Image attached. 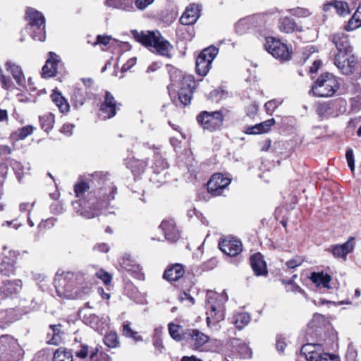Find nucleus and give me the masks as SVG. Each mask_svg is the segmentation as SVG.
I'll return each mask as SVG.
<instances>
[{
    "label": "nucleus",
    "instance_id": "f8f14e48",
    "mask_svg": "<svg viewBox=\"0 0 361 361\" xmlns=\"http://www.w3.org/2000/svg\"><path fill=\"white\" fill-rule=\"evenodd\" d=\"M346 111V102L337 99L320 104L317 108V113L323 118L337 117Z\"/></svg>",
    "mask_w": 361,
    "mask_h": 361
},
{
    "label": "nucleus",
    "instance_id": "f3484780",
    "mask_svg": "<svg viewBox=\"0 0 361 361\" xmlns=\"http://www.w3.org/2000/svg\"><path fill=\"white\" fill-rule=\"evenodd\" d=\"M219 249L230 257H235L243 250V245L240 240L234 237H228L219 243Z\"/></svg>",
    "mask_w": 361,
    "mask_h": 361
},
{
    "label": "nucleus",
    "instance_id": "a878e982",
    "mask_svg": "<svg viewBox=\"0 0 361 361\" xmlns=\"http://www.w3.org/2000/svg\"><path fill=\"white\" fill-rule=\"evenodd\" d=\"M159 228L163 231L166 240L170 242H176L178 240L179 231L173 219L162 221Z\"/></svg>",
    "mask_w": 361,
    "mask_h": 361
},
{
    "label": "nucleus",
    "instance_id": "7ed1b4c3",
    "mask_svg": "<svg viewBox=\"0 0 361 361\" xmlns=\"http://www.w3.org/2000/svg\"><path fill=\"white\" fill-rule=\"evenodd\" d=\"M135 38L144 46L154 48L157 54L168 58L171 57L169 53L173 49V46L164 39L159 31L137 32Z\"/></svg>",
    "mask_w": 361,
    "mask_h": 361
},
{
    "label": "nucleus",
    "instance_id": "3c124183",
    "mask_svg": "<svg viewBox=\"0 0 361 361\" xmlns=\"http://www.w3.org/2000/svg\"><path fill=\"white\" fill-rule=\"evenodd\" d=\"M66 353L65 348H59L54 354V361H67L68 356Z\"/></svg>",
    "mask_w": 361,
    "mask_h": 361
},
{
    "label": "nucleus",
    "instance_id": "69168bd1",
    "mask_svg": "<svg viewBox=\"0 0 361 361\" xmlns=\"http://www.w3.org/2000/svg\"><path fill=\"white\" fill-rule=\"evenodd\" d=\"M153 341V345L155 348V353L159 354L163 352V350L164 349V346L162 343L161 339H157V340H152Z\"/></svg>",
    "mask_w": 361,
    "mask_h": 361
},
{
    "label": "nucleus",
    "instance_id": "4468645a",
    "mask_svg": "<svg viewBox=\"0 0 361 361\" xmlns=\"http://www.w3.org/2000/svg\"><path fill=\"white\" fill-rule=\"evenodd\" d=\"M176 73L182 78L181 87L178 92V99L181 104L186 106L190 103L193 90L195 87V81L193 76L190 75H183L180 71Z\"/></svg>",
    "mask_w": 361,
    "mask_h": 361
},
{
    "label": "nucleus",
    "instance_id": "c756f323",
    "mask_svg": "<svg viewBox=\"0 0 361 361\" xmlns=\"http://www.w3.org/2000/svg\"><path fill=\"white\" fill-rule=\"evenodd\" d=\"M6 71H9L16 83L19 86H23L25 83V78L21 67L13 61L8 60L5 63Z\"/></svg>",
    "mask_w": 361,
    "mask_h": 361
},
{
    "label": "nucleus",
    "instance_id": "4c0bfd02",
    "mask_svg": "<svg viewBox=\"0 0 361 361\" xmlns=\"http://www.w3.org/2000/svg\"><path fill=\"white\" fill-rule=\"evenodd\" d=\"M310 279L314 283L317 284V286H322L324 288L329 287V284L331 279L329 274L316 272L312 274Z\"/></svg>",
    "mask_w": 361,
    "mask_h": 361
},
{
    "label": "nucleus",
    "instance_id": "052dcab7",
    "mask_svg": "<svg viewBox=\"0 0 361 361\" xmlns=\"http://www.w3.org/2000/svg\"><path fill=\"white\" fill-rule=\"evenodd\" d=\"M0 82L1 86L5 90H8L12 87L13 82L10 77L6 76L5 75H1L0 78Z\"/></svg>",
    "mask_w": 361,
    "mask_h": 361
},
{
    "label": "nucleus",
    "instance_id": "603ef678",
    "mask_svg": "<svg viewBox=\"0 0 361 361\" xmlns=\"http://www.w3.org/2000/svg\"><path fill=\"white\" fill-rule=\"evenodd\" d=\"M315 361H341V360L340 357L336 355L322 352Z\"/></svg>",
    "mask_w": 361,
    "mask_h": 361
},
{
    "label": "nucleus",
    "instance_id": "8fccbe9b",
    "mask_svg": "<svg viewBox=\"0 0 361 361\" xmlns=\"http://www.w3.org/2000/svg\"><path fill=\"white\" fill-rule=\"evenodd\" d=\"M303 261L304 260L302 257L295 256L290 260L287 261L285 264V266L287 269H294L301 265Z\"/></svg>",
    "mask_w": 361,
    "mask_h": 361
},
{
    "label": "nucleus",
    "instance_id": "e433bc0d",
    "mask_svg": "<svg viewBox=\"0 0 361 361\" xmlns=\"http://www.w3.org/2000/svg\"><path fill=\"white\" fill-rule=\"evenodd\" d=\"M121 267L128 272L134 274L135 276L140 271V267L129 256H125L120 262Z\"/></svg>",
    "mask_w": 361,
    "mask_h": 361
},
{
    "label": "nucleus",
    "instance_id": "4be33fe9",
    "mask_svg": "<svg viewBox=\"0 0 361 361\" xmlns=\"http://www.w3.org/2000/svg\"><path fill=\"white\" fill-rule=\"evenodd\" d=\"M185 339L190 340V343L195 350H203L204 345L208 341L209 337L196 329L188 330L184 333Z\"/></svg>",
    "mask_w": 361,
    "mask_h": 361
},
{
    "label": "nucleus",
    "instance_id": "f257e3e1",
    "mask_svg": "<svg viewBox=\"0 0 361 361\" xmlns=\"http://www.w3.org/2000/svg\"><path fill=\"white\" fill-rule=\"evenodd\" d=\"M91 176L93 178L92 185H97L99 188L88 192L87 200L83 202L90 212L94 213L95 216L99 212L110 206L117 193V187L111 181L107 173L95 172Z\"/></svg>",
    "mask_w": 361,
    "mask_h": 361
},
{
    "label": "nucleus",
    "instance_id": "de8ad7c7",
    "mask_svg": "<svg viewBox=\"0 0 361 361\" xmlns=\"http://www.w3.org/2000/svg\"><path fill=\"white\" fill-rule=\"evenodd\" d=\"M11 166L15 171L17 179L19 182H21L22 178L24 176V167L22 164L17 161H13L11 162Z\"/></svg>",
    "mask_w": 361,
    "mask_h": 361
},
{
    "label": "nucleus",
    "instance_id": "0eeeda50",
    "mask_svg": "<svg viewBox=\"0 0 361 361\" xmlns=\"http://www.w3.org/2000/svg\"><path fill=\"white\" fill-rule=\"evenodd\" d=\"M338 89L337 80L332 75L326 73L317 79L312 87V92L317 97H327L333 96Z\"/></svg>",
    "mask_w": 361,
    "mask_h": 361
},
{
    "label": "nucleus",
    "instance_id": "393cba45",
    "mask_svg": "<svg viewBox=\"0 0 361 361\" xmlns=\"http://www.w3.org/2000/svg\"><path fill=\"white\" fill-rule=\"evenodd\" d=\"M355 245V238L350 237L348 240L342 245H334L331 246V253L336 258L345 259L348 254L350 253Z\"/></svg>",
    "mask_w": 361,
    "mask_h": 361
},
{
    "label": "nucleus",
    "instance_id": "412c9836",
    "mask_svg": "<svg viewBox=\"0 0 361 361\" xmlns=\"http://www.w3.org/2000/svg\"><path fill=\"white\" fill-rule=\"evenodd\" d=\"M83 321L96 331L102 334L109 326V317L108 316L100 317L96 314H90V315H85Z\"/></svg>",
    "mask_w": 361,
    "mask_h": 361
},
{
    "label": "nucleus",
    "instance_id": "13d9d810",
    "mask_svg": "<svg viewBox=\"0 0 361 361\" xmlns=\"http://www.w3.org/2000/svg\"><path fill=\"white\" fill-rule=\"evenodd\" d=\"M154 0H136L134 1L135 6L140 10L143 11L145 10L148 6L151 5Z\"/></svg>",
    "mask_w": 361,
    "mask_h": 361
},
{
    "label": "nucleus",
    "instance_id": "774afa93",
    "mask_svg": "<svg viewBox=\"0 0 361 361\" xmlns=\"http://www.w3.org/2000/svg\"><path fill=\"white\" fill-rule=\"evenodd\" d=\"M352 106L353 109L357 110L361 109V96H357L356 97L353 98Z\"/></svg>",
    "mask_w": 361,
    "mask_h": 361
},
{
    "label": "nucleus",
    "instance_id": "20e7f679",
    "mask_svg": "<svg viewBox=\"0 0 361 361\" xmlns=\"http://www.w3.org/2000/svg\"><path fill=\"white\" fill-rule=\"evenodd\" d=\"M217 297L216 292L209 290L207 293V324L214 331L219 330V323L224 319V307L217 300Z\"/></svg>",
    "mask_w": 361,
    "mask_h": 361
},
{
    "label": "nucleus",
    "instance_id": "5701e85b",
    "mask_svg": "<svg viewBox=\"0 0 361 361\" xmlns=\"http://www.w3.org/2000/svg\"><path fill=\"white\" fill-rule=\"evenodd\" d=\"M22 288V281L19 279L7 280L2 283L0 288V298L4 299L20 293Z\"/></svg>",
    "mask_w": 361,
    "mask_h": 361
},
{
    "label": "nucleus",
    "instance_id": "c85d7f7f",
    "mask_svg": "<svg viewBox=\"0 0 361 361\" xmlns=\"http://www.w3.org/2000/svg\"><path fill=\"white\" fill-rule=\"evenodd\" d=\"M185 274V269L181 264H174L166 268L163 274L164 279L169 281H176Z\"/></svg>",
    "mask_w": 361,
    "mask_h": 361
},
{
    "label": "nucleus",
    "instance_id": "49530a36",
    "mask_svg": "<svg viewBox=\"0 0 361 361\" xmlns=\"http://www.w3.org/2000/svg\"><path fill=\"white\" fill-rule=\"evenodd\" d=\"M291 15L297 18H307L312 14V12L306 8L297 7L289 10Z\"/></svg>",
    "mask_w": 361,
    "mask_h": 361
},
{
    "label": "nucleus",
    "instance_id": "cd10ccee",
    "mask_svg": "<svg viewBox=\"0 0 361 361\" xmlns=\"http://www.w3.org/2000/svg\"><path fill=\"white\" fill-rule=\"evenodd\" d=\"M323 352L319 344L307 343L302 346L300 354L303 355L307 361H315Z\"/></svg>",
    "mask_w": 361,
    "mask_h": 361
},
{
    "label": "nucleus",
    "instance_id": "ddd939ff",
    "mask_svg": "<svg viewBox=\"0 0 361 361\" xmlns=\"http://www.w3.org/2000/svg\"><path fill=\"white\" fill-rule=\"evenodd\" d=\"M264 46L265 49L277 59L286 61L290 57V54L286 44L274 37H267L266 43Z\"/></svg>",
    "mask_w": 361,
    "mask_h": 361
},
{
    "label": "nucleus",
    "instance_id": "864d4df0",
    "mask_svg": "<svg viewBox=\"0 0 361 361\" xmlns=\"http://www.w3.org/2000/svg\"><path fill=\"white\" fill-rule=\"evenodd\" d=\"M96 276L101 279L106 285H108L111 281V276L108 273L101 269L95 274Z\"/></svg>",
    "mask_w": 361,
    "mask_h": 361
},
{
    "label": "nucleus",
    "instance_id": "6e6552de",
    "mask_svg": "<svg viewBox=\"0 0 361 361\" xmlns=\"http://www.w3.org/2000/svg\"><path fill=\"white\" fill-rule=\"evenodd\" d=\"M23 350L18 341L10 335L0 336V359L16 361L22 355Z\"/></svg>",
    "mask_w": 361,
    "mask_h": 361
},
{
    "label": "nucleus",
    "instance_id": "37998d69",
    "mask_svg": "<svg viewBox=\"0 0 361 361\" xmlns=\"http://www.w3.org/2000/svg\"><path fill=\"white\" fill-rule=\"evenodd\" d=\"M33 128L31 126L23 127L11 134V138L14 140H24L28 135H31Z\"/></svg>",
    "mask_w": 361,
    "mask_h": 361
},
{
    "label": "nucleus",
    "instance_id": "79ce46f5",
    "mask_svg": "<svg viewBox=\"0 0 361 361\" xmlns=\"http://www.w3.org/2000/svg\"><path fill=\"white\" fill-rule=\"evenodd\" d=\"M104 344L110 348H115L119 346L120 342L119 338L116 332L111 331L106 334L103 338Z\"/></svg>",
    "mask_w": 361,
    "mask_h": 361
},
{
    "label": "nucleus",
    "instance_id": "1a4fd4ad",
    "mask_svg": "<svg viewBox=\"0 0 361 361\" xmlns=\"http://www.w3.org/2000/svg\"><path fill=\"white\" fill-rule=\"evenodd\" d=\"M154 149V163L152 169L154 173L150 180L154 183H164L166 181L168 173L165 171L169 168V164L161 153L159 147H152Z\"/></svg>",
    "mask_w": 361,
    "mask_h": 361
},
{
    "label": "nucleus",
    "instance_id": "7c9ffc66",
    "mask_svg": "<svg viewBox=\"0 0 361 361\" xmlns=\"http://www.w3.org/2000/svg\"><path fill=\"white\" fill-rule=\"evenodd\" d=\"M279 28L280 31L285 33L303 31L302 27L298 25L295 20L289 17H283L279 20Z\"/></svg>",
    "mask_w": 361,
    "mask_h": 361
},
{
    "label": "nucleus",
    "instance_id": "4d7b16f0",
    "mask_svg": "<svg viewBox=\"0 0 361 361\" xmlns=\"http://www.w3.org/2000/svg\"><path fill=\"white\" fill-rule=\"evenodd\" d=\"M275 124V120L274 118L268 119L264 122L259 123V128H261L263 133H267L271 127Z\"/></svg>",
    "mask_w": 361,
    "mask_h": 361
},
{
    "label": "nucleus",
    "instance_id": "2f4dec72",
    "mask_svg": "<svg viewBox=\"0 0 361 361\" xmlns=\"http://www.w3.org/2000/svg\"><path fill=\"white\" fill-rule=\"evenodd\" d=\"M331 9H334L340 16H346L350 13L348 4L341 1H329L324 5L323 10L325 12L330 11Z\"/></svg>",
    "mask_w": 361,
    "mask_h": 361
},
{
    "label": "nucleus",
    "instance_id": "f704fd0d",
    "mask_svg": "<svg viewBox=\"0 0 361 361\" xmlns=\"http://www.w3.org/2000/svg\"><path fill=\"white\" fill-rule=\"evenodd\" d=\"M51 98L61 113L66 114L68 112V102L59 91L54 90L51 94Z\"/></svg>",
    "mask_w": 361,
    "mask_h": 361
},
{
    "label": "nucleus",
    "instance_id": "2eb2a0df",
    "mask_svg": "<svg viewBox=\"0 0 361 361\" xmlns=\"http://www.w3.org/2000/svg\"><path fill=\"white\" fill-rule=\"evenodd\" d=\"M230 183V178L220 173H215L207 183V190L214 196H219Z\"/></svg>",
    "mask_w": 361,
    "mask_h": 361
},
{
    "label": "nucleus",
    "instance_id": "5fc2aeb1",
    "mask_svg": "<svg viewBox=\"0 0 361 361\" xmlns=\"http://www.w3.org/2000/svg\"><path fill=\"white\" fill-rule=\"evenodd\" d=\"M147 162L145 161H136L134 162V165L132 166V171L136 173H140L144 171L147 166Z\"/></svg>",
    "mask_w": 361,
    "mask_h": 361
},
{
    "label": "nucleus",
    "instance_id": "9b49d317",
    "mask_svg": "<svg viewBox=\"0 0 361 361\" xmlns=\"http://www.w3.org/2000/svg\"><path fill=\"white\" fill-rule=\"evenodd\" d=\"M197 121L203 129L214 131L222 126L224 117L220 111L213 112L204 111L197 116Z\"/></svg>",
    "mask_w": 361,
    "mask_h": 361
},
{
    "label": "nucleus",
    "instance_id": "c9c22d12",
    "mask_svg": "<svg viewBox=\"0 0 361 361\" xmlns=\"http://www.w3.org/2000/svg\"><path fill=\"white\" fill-rule=\"evenodd\" d=\"M194 159L190 151H186L185 154L179 156L178 159V164L179 167H185L189 172L195 171L194 167Z\"/></svg>",
    "mask_w": 361,
    "mask_h": 361
},
{
    "label": "nucleus",
    "instance_id": "a211bd4d",
    "mask_svg": "<svg viewBox=\"0 0 361 361\" xmlns=\"http://www.w3.org/2000/svg\"><path fill=\"white\" fill-rule=\"evenodd\" d=\"M3 255L4 257L0 263V274L6 276L14 275L18 257L17 252L13 250H9L7 254L4 253Z\"/></svg>",
    "mask_w": 361,
    "mask_h": 361
},
{
    "label": "nucleus",
    "instance_id": "6e6d98bb",
    "mask_svg": "<svg viewBox=\"0 0 361 361\" xmlns=\"http://www.w3.org/2000/svg\"><path fill=\"white\" fill-rule=\"evenodd\" d=\"M345 157L348 162V165L350 170L353 171L355 170V159L353 151L352 149H348L345 153Z\"/></svg>",
    "mask_w": 361,
    "mask_h": 361
},
{
    "label": "nucleus",
    "instance_id": "ea45409f",
    "mask_svg": "<svg viewBox=\"0 0 361 361\" xmlns=\"http://www.w3.org/2000/svg\"><path fill=\"white\" fill-rule=\"evenodd\" d=\"M73 106L75 108L82 106L84 104L85 97L84 92L81 87L74 86L71 96Z\"/></svg>",
    "mask_w": 361,
    "mask_h": 361
},
{
    "label": "nucleus",
    "instance_id": "f03ea898",
    "mask_svg": "<svg viewBox=\"0 0 361 361\" xmlns=\"http://www.w3.org/2000/svg\"><path fill=\"white\" fill-rule=\"evenodd\" d=\"M332 42L337 49L334 58L335 66L345 75L352 73L356 65V59L352 54L353 48L347 35L343 32L335 34Z\"/></svg>",
    "mask_w": 361,
    "mask_h": 361
},
{
    "label": "nucleus",
    "instance_id": "a19ab883",
    "mask_svg": "<svg viewBox=\"0 0 361 361\" xmlns=\"http://www.w3.org/2000/svg\"><path fill=\"white\" fill-rule=\"evenodd\" d=\"M39 118L42 129L46 132H48L52 129L54 123V116L53 114H46L39 116Z\"/></svg>",
    "mask_w": 361,
    "mask_h": 361
},
{
    "label": "nucleus",
    "instance_id": "a18cd8bd",
    "mask_svg": "<svg viewBox=\"0 0 361 361\" xmlns=\"http://www.w3.org/2000/svg\"><path fill=\"white\" fill-rule=\"evenodd\" d=\"M181 326L178 324H174L173 323L169 324V332L171 337L176 341H180L182 339H185L184 337V334L181 335L180 334V329Z\"/></svg>",
    "mask_w": 361,
    "mask_h": 361
},
{
    "label": "nucleus",
    "instance_id": "6ab92c4d",
    "mask_svg": "<svg viewBox=\"0 0 361 361\" xmlns=\"http://www.w3.org/2000/svg\"><path fill=\"white\" fill-rule=\"evenodd\" d=\"M99 110V116L104 120L113 118L116 114V101L111 92L106 91L104 101Z\"/></svg>",
    "mask_w": 361,
    "mask_h": 361
},
{
    "label": "nucleus",
    "instance_id": "bb28decb",
    "mask_svg": "<svg viewBox=\"0 0 361 361\" xmlns=\"http://www.w3.org/2000/svg\"><path fill=\"white\" fill-rule=\"evenodd\" d=\"M200 6L197 4H190L186 8L185 12L180 18V23L184 25L194 24L200 17Z\"/></svg>",
    "mask_w": 361,
    "mask_h": 361
},
{
    "label": "nucleus",
    "instance_id": "aec40b11",
    "mask_svg": "<svg viewBox=\"0 0 361 361\" xmlns=\"http://www.w3.org/2000/svg\"><path fill=\"white\" fill-rule=\"evenodd\" d=\"M61 63V59L56 53L49 52V58L42 68V76L44 78L54 77L57 73L59 65Z\"/></svg>",
    "mask_w": 361,
    "mask_h": 361
},
{
    "label": "nucleus",
    "instance_id": "9d476101",
    "mask_svg": "<svg viewBox=\"0 0 361 361\" xmlns=\"http://www.w3.org/2000/svg\"><path fill=\"white\" fill-rule=\"evenodd\" d=\"M218 51V49L214 46H210L201 51L196 59V72L198 75L205 76L208 73Z\"/></svg>",
    "mask_w": 361,
    "mask_h": 361
},
{
    "label": "nucleus",
    "instance_id": "473e14b6",
    "mask_svg": "<svg viewBox=\"0 0 361 361\" xmlns=\"http://www.w3.org/2000/svg\"><path fill=\"white\" fill-rule=\"evenodd\" d=\"M250 264L253 271L257 276H262L267 274L266 262L259 253L255 254L251 257Z\"/></svg>",
    "mask_w": 361,
    "mask_h": 361
},
{
    "label": "nucleus",
    "instance_id": "39448f33",
    "mask_svg": "<svg viewBox=\"0 0 361 361\" xmlns=\"http://www.w3.org/2000/svg\"><path fill=\"white\" fill-rule=\"evenodd\" d=\"M92 174H88L85 176V179L80 178L78 182L74 185V192L79 200L77 201H73L72 205L76 213L79 214L82 216L91 219L94 217V213L90 212V208L87 207L83 201L87 200V196L82 199L85 192L93 186L92 180L93 179L91 176Z\"/></svg>",
    "mask_w": 361,
    "mask_h": 361
},
{
    "label": "nucleus",
    "instance_id": "c03bdc74",
    "mask_svg": "<svg viewBox=\"0 0 361 361\" xmlns=\"http://www.w3.org/2000/svg\"><path fill=\"white\" fill-rule=\"evenodd\" d=\"M123 334L126 337L133 338L135 342L142 341V337L138 335L137 331L132 330L128 322H125L123 325Z\"/></svg>",
    "mask_w": 361,
    "mask_h": 361
},
{
    "label": "nucleus",
    "instance_id": "09e8293b",
    "mask_svg": "<svg viewBox=\"0 0 361 361\" xmlns=\"http://www.w3.org/2000/svg\"><path fill=\"white\" fill-rule=\"evenodd\" d=\"M135 3L133 0H119L118 9L126 12L135 11Z\"/></svg>",
    "mask_w": 361,
    "mask_h": 361
},
{
    "label": "nucleus",
    "instance_id": "58836bf2",
    "mask_svg": "<svg viewBox=\"0 0 361 361\" xmlns=\"http://www.w3.org/2000/svg\"><path fill=\"white\" fill-rule=\"evenodd\" d=\"M250 321V316L246 312H241L235 314L233 317V323L238 329H243Z\"/></svg>",
    "mask_w": 361,
    "mask_h": 361
},
{
    "label": "nucleus",
    "instance_id": "e2e57ef3",
    "mask_svg": "<svg viewBox=\"0 0 361 361\" xmlns=\"http://www.w3.org/2000/svg\"><path fill=\"white\" fill-rule=\"evenodd\" d=\"M278 104L276 101L271 100L265 103L264 108L267 112V114H271L272 112L277 108Z\"/></svg>",
    "mask_w": 361,
    "mask_h": 361
},
{
    "label": "nucleus",
    "instance_id": "423d86ee",
    "mask_svg": "<svg viewBox=\"0 0 361 361\" xmlns=\"http://www.w3.org/2000/svg\"><path fill=\"white\" fill-rule=\"evenodd\" d=\"M26 19L28 21L27 27L33 39L43 42L46 38L45 18L44 15L32 8H29L26 11Z\"/></svg>",
    "mask_w": 361,
    "mask_h": 361
},
{
    "label": "nucleus",
    "instance_id": "72a5a7b5",
    "mask_svg": "<svg viewBox=\"0 0 361 361\" xmlns=\"http://www.w3.org/2000/svg\"><path fill=\"white\" fill-rule=\"evenodd\" d=\"M49 330L50 331H49L47 334V343L50 345H59L62 341L61 325H50Z\"/></svg>",
    "mask_w": 361,
    "mask_h": 361
},
{
    "label": "nucleus",
    "instance_id": "0e129e2a",
    "mask_svg": "<svg viewBox=\"0 0 361 361\" xmlns=\"http://www.w3.org/2000/svg\"><path fill=\"white\" fill-rule=\"evenodd\" d=\"M245 133L247 134H251V135H256V134H260L263 133L261 128H259V125L256 124L252 126H249L246 128Z\"/></svg>",
    "mask_w": 361,
    "mask_h": 361
},
{
    "label": "nucleus",
    "instance_id": "680f3d73",
    "mask_svg": "<svg viewBox=\"0 0 361 361\" xmlns=\"http://www.w3.org/2000/svg\"><path fill=\"white\" fill-rule=\"evenodd\" d=\"M360 25L361 24L357 23V21H355V19H353V17H352L348 20L347 25L345 26V30H346L347 31H352L359 27Z\"/></svg>",
    "mask_w": 361,
    "mask_h": 361
},
{
    "label": "nucleus",
    "instance_id": "338daca9",
    "mask_svg": "<svg viewBox=\"0 0 361 361\" xmlns=\"http://www.w3.org/2000/svg\"><path fill=\"white\" fill-rule=\"evenodd\" d=\"M136 61L137 59L135 57H133L128 59V61L123 65L121 68V71L126 72L128 71L131 67H133L136 63Z\"/></svg>",
    "mask_w": 361,
    "mask_h": 361
},
{
    "label": "nucleus",
    "instance_id": "bf43d9fd",
    "mask_svg": "<svg viewBox=\"0 0 361 361\" xmlns=\"http://www.w3.org/2000/svg\"><path fill=\"white\" fill-rule=\"evenodd\" d=\"M110 36L107 35H97L96 41L93 42L92 45L96 46L97 44H102V45H107L109 43V41L111 39Z\"/></svg>",
    "mask_w": 361,
    "mask_h": 361
},
{
    "label": "nucleus",
    "instance_id": "dca6fc26",
    "mask_svg": "<svg viewBox=\"0 0 361 361\" xmlns=\"http://www.w3.org/2000/svg\"><path fill=\"white\" fill-rule=\"evenodd\" d=\"M264 16L254 15L240 19L235 24V31L239 35H243L252 27H261L264 23Z\"/></svg>",
    "mask_w": 361,
    "mask_h": 361
},
{
    "label": "nucleus",
    "instance_id": "b1692460",
    "mask_svg": "<svg viewBox=\"0 0 361 361\" xmlns=\"http://www.w3.org/2000/svg\"><path fill=\"white\" fill-rule=\"evenodd\" d=\"M67 274L68 273L65 271L59 269L54 279V286L56 288V292L58 296L63 299H66L68 298Z\"/></svg>",
    "mask_w": 361,
    "mask_h": 361
}]
</instances>
